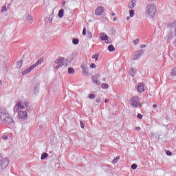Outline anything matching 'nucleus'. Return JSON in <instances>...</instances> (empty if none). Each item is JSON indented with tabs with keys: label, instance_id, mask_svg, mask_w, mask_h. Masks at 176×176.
<instances>
[{
	"label": "nucleus",
	"instance_id": "nucleus-1",
	"mask_svg": "<svg viewBox=\"0 0 176 176\" xmlns=\"http://www.w3.org/2000/svg\"><path fill=\"white\" fill-rule=\"evenodd\" d=\"M0 118L6 124H12L13 123V118L10 116V114L6 110L0 111Z\"/></svg>",
	"mask_w": 176,
	"mask_h": 176
},
{
	"label": "nucleus",
	"instance_id": "nucleus-2",
	"mask_svg": "<svg viewBox=\"0 0 176 176\" xmlns=\"http://www.w3.org/2000/svg\"><path fill=\"white\" fill-rule=\"evenodd\" d=\"M157 12V8L155 5H148L146 8V14L148 17L153 18L156 16V12Z\"/></svg>",
	"mask_w": 176,
	"mask_h": 176
},
{
	"label": "nucleus",
	"instance_id": "nucleus-3",
	"mask_svg": "<svg viewBox=\"0 0 176 176\" xmlns=\"http://www.w3.org/2000/svg\"><path fill=\"white\" fill-rule=\"evenodd\" d=\"M140 98L138 96H133L129 100V104L133 108H141L142 107V103H140Z\"/></svg>",
	"mask_w": 176,
	"mask_h": 176
},
{
	"label": "nucleus",
	"instance_id": "nucleus-4",
	"mask_svg": "<svg viewBox=\"0 0 176 176\" xmlns=\"http://www.w3.org/2000/svg\"><path fill=\"white\" fill-rule=\"evenodd\" d=\"M28 105L27 102H19L15 104L14 107V113H17L19 111H21V109H25V107Z\"/></svg>",
	"mask_w": 176,
	"mask_h": 176
},
{
	"label": "nucleus",
	"instance_id": "nucleus-5",
	"mask_svg": "<svg viewBox=\"0 0 176 176\" xmlns=\"http://www.w3.org/2000/svg\"><path fill=\"white\" fill-rule=\"evenodd\" d=\"M8 166H9V160L2 157L0 154V168H1V170H5Z\"/></svg>",
	"mask_w": 176,
	"mask_h": 176
},
{
	"label": "nucleus",
	"instance_id": "nucleus-6",
	"mask_svg": "<svg viewBox=\"0 0 176 176\" xmlns=\"http://www.w3.org/2000/svg\"><path fill=\"white\" fill-rule=\"evenodd\" d=\"M55 64H56L55 69H58V68H61V67H64L65 64V59L63 57H60L55 61Z\"/></svg>",
	"mask_w": 176,
	"mask_h": 176
},
{
	"label": "nucleus",
	"instance_id": "nucleus-7",
	"mask_svg": "<svg viewBox=\"0 0 176 176\" xmlns=\"http://www.w3.org/2000/svg\"><path fill=\"white\" fill-rule=\"evenodd\" d=\"M105 8L102 6L98 7L95 10V14L96 16H101L104 13Z\"/></svg>",
	"mask_w": 176,
	"mask_h": 176
},
{
	"label": "nucleus",
	"instance_id": "nucleus-8",
	"mask_svg": "<svg viewBox=\"0 0 176 176\" xmlns=\"http://www.w3.org/2000/svg\"><path fill=\"white\" fill-rule=\"evenodd\" d=\"M18 116L20 119H27L28 116V113L25 111H20L18 113Z\"/></svg>",
	"mask_w": 176,
	"mask_h": 176
},
{
	"label": "nucleus",
	"instance_id": "nucleus-9",
	"mask_svg": "<svg viewBox=\"0 0 176 176\" xmlns=\"http://www.w3.org/2000/svg\"><path fill=\"white\" fill-rule=\"evenodd\" d=\"M138 91L139 93L145 91V84L144 82H139L138 84Z\"/></svg>",
	"mask_w": 176,
	"mask_h": 176
},
{
	"label": "nucleus",
	"instance_id": "nucleus-10",
	"mask_svg": "<svg viewBox=\"0 0 176 176\" xmlns=\"http://www.w3.org/2000/svg\"><path fill=\"white\" fill-rule=\"evenodd\" d=\"M108 38L109 37L107 35V34L105 33L100 34V39H101V41H105L106 43H109V40H108Z\"/></svg>",
	"mask_w": 176,
	"mask_h": 176
},
{
	"label": "nucleus",
	"instance_id": "nucleus-11",
	"mask_svg": "<svg viewBox=\"0 0 176 176\" xmlns=\"http://www.w3.org/2000/svg\"><path fill=\"white\" fill-rule=\"evenodd\" d=\"M174 76H176V67L173 68L172 72L168 76V79L172 80L174 79Z\"/></svg>",
	"mask_w": 176,
	"mask_h": 176
},
{
	"label": "nucleus",
	"instance_id": "nucleus-12",
	"mask_svg": "<svg viewBox=\"0 0 176 176\" xmlns=\"http://www.w3.org/2000/svg\"><path fill=\"white\" fill-rule=\"evenodd\" d=\"M42 63H43V58H39L37 62L32 65V66H33V68H36V67H38V65H41V64H42Z\"/></svg>",
	"mask_w": 176,
	"mask_h": 176
},
{
	"label": "nucleus",
	"instance_id": "nucleus-13",
	"mask_svg": "<svg viewBox=\"0 0 176 176\" xmlns=\"http://www.w3.org/2000/svg\"><path fill=\"white\" fill-rule=\"evenodd\" d=\"M32 69H34V67L33 66H30L29 68L26 69L25 71L22 72V74L27 75V74H30V71H32Z\"/></svg>",
	"mask_w": 176,
	"mask_h": 176
},
{
	"label": "nucleus",
	"instance_id": "nucleus-14",
	"mask_svg": "<svg viewBox=\"0 0 176 176\" xmlns=\"http://www.w3.org/2000/svg\"><path fill=\"white\" fill-rule=\"evenodd\" d=\"M134 8H135V0H132L131 2H129V8L134 9Z\"/></svg>",
	"mask_w": 176,
	"mask_h": 176
},
{
	"label": "nucleus",
	"instance_id": "nucleus-15",
	"mask_svg": "<svg viewBox=\"0 0 176 176\" xmlns=\"http://www.w3.org/2000/svg\"><path fill=\"white\" fill-rule=\"evenodd\" d=\"M92 82H94V83H96V85H100L101 84V82L98 81V78H97V77L95 76L92 77Z\"/></svg>",
	"mask_w": 176,
	"mask_h": 176
},
{
	"label": "nucleus",
	"instance_id": "nucleus-16",
	"mask_svg": "<svg viewBox=\"0 0 176 176\" xmlns=\"http://www.w3.org/2000/svg\"><path fill=\"white\" fill-rule=\"evenodd\" d=\"M58 17L60 19H63L64 17V10L60 9L58 12Z\"/></svg>",
	"mask_w": 176,
	"mask_h": 176
},
{
	"label": "nucleus",
	"instance_id": "nucleus-17",
	"mask_svg": "<svg viewBox=\"0 0 176 176\" xmlns=\"http://www.w3.org/2000/svg\"><path fill=\"white\" fill-rule=\"evenodd\" d=\"M32 20H34V18L31 15H28L26 17V21H28V23H32Z\"/></svg>",
	"mask_w": 176,
	"mask_h": 176
},
{
	"label": "nucleus",
	"instance_id": "nucleus-18",
	"mask_svg": "<svg viewBox=\"0 0 176 176\" xmlns=\"http://www.w3.org/2000/svg\"><path fill=\"white\" fill-rule=\"evenodd\" d=\"M109 52H115V47L113 45H110L108 47Z\"/></svg>",
	"mask_w": 176,
	"mask_h": 176
},
{
	"label": "nucleus",
	"instance_id": "nucleus-19",
	"mask_svg": "<svg viewBox=\"0 0 176 176\" xmlns=\"http://www.w3.org/2000/svg\"><path fill=\"white\" fill-rule=\"evenodd\" d=\"M129 72H130L131 76H134V75H135V72H137V71L134 69H131L129 70Z\"/></svg>",
	"mask_w": 176,
	"mask_h": 176
},
{
	"label": "nucleus",
	"instance_id": "nucleus-20",
	"mask_svg": "<svg viewBox=\"0 0 176 176\" xmlns=\"http://www.w3.org/2000/svg\"><path fill=\"white\" fill-rule=\"evenodd\" d=\"M119 159H120V156H117L113 161V164H116V162H118Z\"/></svg>",
	"mask_w": 176,
	"mask_h": 176
},
{
	"label": "nucleus",
	"instance_id": "nucleus-21",
	"mask_svg": "<svg viewBox=\"0 0 176 176\" xmlns=\"http://www.w3.org/2000/svg\"><path fill=\"white\" fill-rule=\"evenodd\" d=\"M98 57H100V55L98 54H95L91 56V58H94L95 61H98Z\"/></svg>",
	"mask_w": 176,
	"mask_h": 176
},
{
	"label": "nucleus",
	"instance_id": "nucleus-22",
	"mask_svg": "<svg viewBox=\"0 0 176 176\" xmlns=\"http://www.w3.org/2000/svg\"><path fill=\"white\" fill-rule=\"evenodd\" d=\"M101 87H102V89H108V87H109V86L107 83H102L101 85Z\"/></svg>",
	"mask_w": 176,
	"mask_h": 176
},
{
	"label": "nucleus",
	"instance_id": "nucleus-23",
	"mask_svg": "<svg viewBox=\"0 0 176 176\" xmlns=\"http://www.w3.org/2000/svg\"><path fill=\"white\" fill-rule=\"evenodd\" d=\"M46 157H47V153H44L42 154L41 159V160H45Z\"/></svg>",
	"mask_w": 176,
	"mask_h": 176
},
{
	"label": "nucleus",
	"instance_id": "nucleus-24",
	"mask_svg": "<svg viewBox=\"0 0 176 176\" xmlns=\"http://www.w3.org/2000/svg\"><path fill=\"white\" fill-rule=\"evenodd\" d=\"M75 72V70L74 69V68L69 67L68 69V74H74Z\"/></svg>",
	"mask_w": 176,
	"mask_h": 176
},
{
	"label": "nucleus",
	"instance_id": "nucleus-25",
	"mask_svg": "<svg viewBox=\"0 0 176 176\" xmlns=\"http://www.w3.org/2000/svg\"><path fill=\"white\" fill-rule=\"evenodd\" d=\"M129 14H130V17H134V14H135L134 10H130Z\"/></svg>",
	"mask_w": 176,
	"mask_h": 176
},
{
	"label": "nucleus",
	"instance_id": "nucleus-26",
	"mask_svg": "<svg viewBox=\"0 0 176 176\" xmlns=\"http://www.w3.org/2000/svg\"><path fill=\"white\" fill-rule=\"evenodd\" d=\"M72 43H74V45H78V43H79V40L78 38H74L72 40Z\"/></svg>",
	"mask_w": 176,
	"mask_h": 176
},
{
	"label": "nucleus",
	"instance_id": "nucleus-27",
	"mask_svg": "<svg viewBox=\"0 0 176 176\" xmlns=\"http://www.w3.org/2000/svg\"><path fill=\"white\" fill-rule=\"evenodd\" d=\"M89 98H90L91 100H94V98H96V95L95 94H89Z\"/></svg>",
	"mask_w": 176,
	"mask_h": 176
},
{
	"label": "nucleus",
	"instance_id": "nucleus-28",
	"mask_svg": "<svg viewBox=\"0 0 176 176\" xmlns=\"http://www.w3.org/2000/svg\"><path fill=\"white\" fill-rule=\"evenodd\" d=\"M6 10H8V8L6 7V6H3L2 7L1 12H6Z\"/></svg>",
	"mask_w": 176,
	"mask_h": 176
},
{
	"label": "nucleus",
	"instance_id": "nucleus-29",
	"mask_svg": "<svg viewBox=\"0 0 176 176\" xmlns=\"http://www.w3.org/2000/svg\"><path fill=\"white\" fill-rule=\"evenodd\" d=\"M131 168H132V170H135V168H137V164H133L131 165Z\"/></svg>",
	"mask_w": 176,
	"mask_h": 176
},
{
	"label": "nucleus",
	"instance_id": "nucleus-30",
	"mask_svg": "<svg viewBox=\"0 0 176 176\" xmlns=\"http://www.w3.org/2000/svg\"><path fill=\"white\" fill-rule=\"evenodd\" d=\"M175 25H176V21H173V23H171L170 24V26L172 27V28L175 27Z\"/></svg>",
	"mask_w": 176,
	"mask_h": 176
},
{
	"label": "nucleus",
	"instance_id": "nucleus-31",
	"mask_svg": "<svg viewBox=\"0 0 176 176\" xmlns=\"http://www.w3.org/2000/svg\"><path fill=\"white\" fill-rule=\"evenodd\" d=\"M166 154L168 156H171V155H173V153H172L171 151H166Z\"/></svg>",
	"mask_w": 176,
	"mask_h": 176
},
{
	"label": "nucleus",
	"instance_id": "nucleus-32",
	"mask_svg": "<svg viewBox=\"0 0 176 176\" xmlns=\"http://www.w3.org/2000/svg\"><path fill=\"white\" fill-rule=\"evenodd\" d=\"M133 43H135V45H137V44L140 43V39L137 38L136 40H134Z\"/></svg>",
	"mask_w": 176,
	"mask_h": 176
},
{
	"label": "nucleus",
	"instance_id": "nucleus-33",
	"mask_svg": "<svg viewBox=\"0 0 176 176\" xmlns=\"http://www.w3.org/2000/svg\"><path fill=\"white\" fill-rule=\"evenodd\" d=\"M90 68H97V66L96 65V64L92 63L90 65Z\"/></svg>",
	"mask_w": 176,
	"mask_h": 176
},
{
	"label": "nucleus",
	"instance_id": "nucleus-34",
	"mask_svg": "<svg viewBox=\"0 0 176 176\" xmlns=\"http://www.w3.org/2000/svg\"><path fill=\"white\" fill-rule=\"evenodd\" d=\"M87 36L88 38H91L92 36L91 32H90L89 31H87Z\"/></svg>",
	"mask_w": 176,
	"mask_h": 176
},
{
	"label": "nucleus",
	"instance_id": "nucleus-35",
	"mask_svg": "<svg viewBox=\"0 0 176 176\" xmlns=\"http://www.w3.org/2000/svg\"><path fill=\"white\" fill-rule=\"evenodd\" d=\"M17 65H20V67H21L23 65V60H19L17 62Z\"/></svg>",
	"mask_w": 176,
	"mask_h": 176
},
{
	"label": "nucleus",
	"instance_id": "nucleus-36",
	"mask_svg": "<svg viewBox=\"0 0 176 176\" xmlns=\"http://www.w3.org/2000/svg\"><path fill=\"white\" fill-rule=\"evenodd\" d=\"M138 119H142L143 116L141 113H138Z\"/></svg>",
	"mask_w": 176,
	"mask_h": 176
},
{
	"label": "nucleus",
	"instance_id": "nucleus-37",
	"mask_svg": "<svg viewBox=\"0 0 176 176\" xmlns=\"http://www.w3.org/2000/svg\"><path fill=\"white\" fill-rule=\"evenodd\" d=\"M96 102H97L98 104H100V103L101 102V99H100V98H96Z\"/></svg>",
	"mask_w": 176,
	"mask_h": 176
},
{
	"label": "nucleus",
	"instance_id": "nucleus-38",
	"mask_svg": "<svg viewBox=\"0 0 176 176\" xmlns=\"http://www.w3.org/2000/svg\"><path fill=\"white\" fill-rule=\"evenodd\" d=\"M82 35H86V28H83Z\"/></svg>",
	"mask_w": 176,
	"mask_h": 176
},
{
	"label": "nucleus",
	"instance_id": "nucleus-39",
	"mask_svg": "<svg viewBox=\"0 0 176 176\" xmlns=\"http://www.w3.org/2000/svg\"><path fill=\"white\" fill-rule=\"evenodd\" d=\"M80 123L81 129H85V124H83L82 122H80Z\"/></svg>",
	"mask_w": 176,
	"mask_h": 176
},
{
	"label": "nucleus",
	"instance_id": "nucleus-40",
	"mask_svg": "<svg viewBox=\"0 0 176 176\" xmlns=\"http://www.w3.org/2000/svg\"><path fill=\"white\" fill-rule=\"evenodd\" d=\"M81 67L83 69V71H86V66L82 65Z\"/></svg>",
	"mask_w": 176,
	"mask_h": 176
},
{
	"label": "nucleus",
	"instance_id": "nucleus-41",
	"mask_svg": "<svg viewBox=\"0 0 176 176\" xmlns=\"http://www.w3.org/2000/svg\"><path fill=\"white\" fill-rule=\"evenodd\" d=\"M3 140H8V136L4 135L2 137Z\"/></svg>",
	"mask_w": 176,
	"mask_h": 176
},
{
	"label": "nucleus",
	"instance_id": "nucleus-42",
	"mask_svg": "<svg viewBox=\"0 0 176 176\" xmlns=\"http://www.w3.org/2000/svg\"><path fill=\"white\" fill-rule=\"evenodd\" d=\"M146 47V45H142L140 46L141 49H144V47Z\"/></svg>",
	"mask_w": 176,
	"mask_h": 176
},
{
	"label": "nucleus",
	"instance_id": "nucleus-43",
	"mask_svg": "<svg viewBox=\"0 0 176 176\" xmlns=\"http://www.w3.org/2000/svg\"><path fill=\"white\" fill-rule=\"evenodd\" d=\"M104 102H105V104H107V102H109V100L106 99V100H104Z\"/></svg>",
	"mask_w": 176,
	"mask_h": 176
},
{
	"label": "nucleus",
	"instance_id": "nucleus-44",
	"mask_svg": "<svg viewBox=\"0 0 176 176\" xmlns=\"http://www.w3.org/2000/svg\"><path fill=\"white\" fill-rule=\"evenodd\" d=\"M140 128L139 126H137V127L135 128V130L138 131V130H140Z\"/></svg>",
	"mask_w": 176,
	"mask_h": 176
},
{
	"label": "nucleus",
	"instance_id": "nucleus-45",
	"mask_svg": "<svg viewBox=\"0 0 176 176\" xmlns=\"http://www.w3.org/2000/svg\"><path fill=\"white\" fill-rule=\"evenodd\" d=\"M63 5H65V1H62Z\"/></svg>",
	"mask_w": 176,
	"mask_h": 176
},
{
	"label": "nucleus",
	"instance_id": "nucleus-46",
	"mask_svg": "<svg viewBox=\"0 0 176 176\" xmlns=\"http://www.w3.org/2000/svg\"><path fill=\"white\" fill-rule=\"evenodd\" d=\"M156 107H157V105L153 104V108H156Z\"/></svg>",
	"mask_w": 176,
	"mask_h": 176
},
{
	"label": "nucleus",
	"instance_id": "nucleus-47",
	"mask_svg": "<svg viewBox=\"0 0 176 176\" xmlns=\"http://www.w3.org/2000/svg\"><path fill=\"white\" fill-rule=\"evenodd\" d=\"M116 17L114 18L113 21H116Z\"/></svg>",
	"mask_w": 176,
	"mask_h": 176
},
{
	"label": "nucleus",
	"instance_id": "nucleus-48",
	"mask_svg": "<svg viewBox=\"0 0 176 176\" xmlns=\"http://www.w3.org/2000/svg\"><path fill=\"white\" fill-rule=\"evenodd\" d=\"M111 15L115 16V13H112Z\"/></svg>",
	"mask_w": 176,
	"mask_h": 176
},
{
	"label": "nucleus",
	"instance_id": "nucleus-49",
	"mask_svg": "<svg viewBox=\"0 0 176 176\" xmlns=\"http://www.w3.org/2000/svg\"><path fill=\"white\" fill-rule=\"evenodd\" d=\"M130 17H127V20H129Z\"/></svg>",
	"mask_w": 176,
	"mask_h": 176
},
{
	"label": "nucleus",
	"instance_id": "nucleus-50",
	"mask_svg": "<svg viewBox=\"0 0 176 176\" xmlns=\"http://www.w3.org/2000/svg\"><path fill=\"white\" fill-rule=\"evenodd\" d=\"M104 82H105V78H103Z\"/></svg>",
	"mask_w": 176,
	"mask_h": 176
},
{
	"label": "nucleus",
	"instance_id": "nucleus-51",
	"mask_svg": "<svg viewBox=\"0 0 176 176\" xmlns=\"http://www.w3.org/2000/svg\"><path fill=\"white\" fill-rule=\"evenodd\" d=\"M0 85H2V82L0 81Z\"/></svg>",
	"mask_w": 176,
	"mask_h": 176
}]
</instances>
